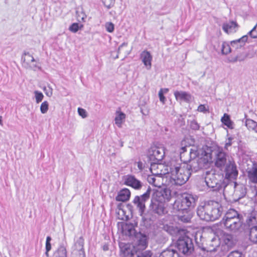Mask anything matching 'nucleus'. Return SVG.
I'll return each mask as SVG.
<instances>
[{
  "label": "nucleus",
  "instance_id": "6ab92c4d",
  "mask_svg": "<svg viewBox=\"0 0 257 257\" xmlns=\"http://www.w3.org/2000/svg\"><path fill=\"white\" fill-rule=\"evenodd\" d=\"M115 114L116 116L114 119L115 123L117 125V126L120 127L121 126L122 123L125 120L126 115L123 112L121 111V109L120 107H119L116 111Z\"/></svg>",
  "mask_w": 257,
  "mask_h": 257
},
{
  "label": "nucleus",
  "instance_id": "09e8293b",
  "mask_svg": "<svg viewBox=\"0 0 257 257\" xmlns=\"http://www.w3.org/2000/svg\"><path fill=\"white\" fill-rule=\"evenodd\" d=\"M168 91V88H162L159 92L158 96H164V95L167 94Z\"/></svg>",
  "mask_w": 257,
  "mask_h": 257
},
{
  "label": "nucleus",
  "instance_id": "473e14b6",
  "mask_svg": "<svg viewBox=\"0 0 257 257\" xmlns=\"http://www.w3.org/2000/svg\"><path fill=\"white\" fill-rule=\"evenodd\" d=\"M72 257H85V251L83 250H73Z\"/></svg>",
  "mask_w": 257,
  "mask_h": 257
},
{
  "label": "nucleus",
  "instance_id": "c9c22d12",
  "mask_svg": "<svg viewBox=\"0 0 257 257\" xmlns=\"http://www.w3.org/2000/svg\"><path fill=\"white\" fill-rule=\"evenodd\" d=\"M106 30L109 33H112L114 29V24L111 22H107L105 24Z\"/></svg>",
  "mask_w": 257,
  "mask_h": 257
},
{
  "label": "nucleus",
  "instance_id": "49530a36",
  "mask_svg": "<svg viewBox=\"0 0 257 257\" xmlns=\"http://www.w3.org/2000/svg\"><path fill=\"white\" fill-rule=\"evenodd\" d=\"M233 138L232 137H229L228 138V139L226 140V143H225V146H224V148L226 149H227V148L231 146L232 144V140H233Z\"/></svg>",
  "mask_w": 257,
  "mask_h": 257
},
{
  "label": "nucleus",
  "instance_id": "bf43d9fd",
  "mask_svg": "<svg viewBox=\"0 0 257 257\" xmlns=\"http://www.w3.org/2000/svg\"><path fill=\"white\" fill-rule=\"evenodd\" d=\"M2 117L0 116V124H2Z\"/></svg>",
  "mask_w": 257,
  "mask_h": 257
},
{
  "label": "nucleus",
  "instance_id": "a19ab883",
  "mask_svg": "<svg viewBox=\"0 0 257 257\" xmlns=\"http://www.w3.org/2000/svg\"><path fill=\"white\" fill-rule=\"evenodd\" d=\"M69 30L73 33H76L79 30V25L77 23L72 24L69 27Z\"/></svg>",
  "mask_w": 257,
  "mask_h": 257
},
{
  "label": "nucleus",
  "instance_id": "de8ad7c7",
  "mask_svg": "<svg viewBox=\"0 0 257 257\" xmlns=\"http://www.w3.org/2000/svg\"><path fill=\"white\" fill-rule=\"evenodd\" d=\"M174 95L175 97L177 96H188L187 93L184 91H176L174 92Z\"/></svg>",
  "mask_w": 257,
  "mask_h": 257
},
{
  "label": "nucleus",
  "instance_id": "f03ea898",
  "mask_svg": "<svg viewBox=\"0 0 257 257\" xmlns=\"http://www.w3.org/2000/svg\"><path fill=\"white\" fill-rule=\"evenodd\" d=\"M222 211L223 208L219 202L209 201L198 207L197 214L202 220L214 221L221 216Z\"/></svg>",
  "mask_w": 257,
  "mask_h": 257
},
{
  "label": "nucleus",
  "instance_id": "37998d69",
  "mask_svg": "<svg viewBox=\"0 0 257 257\" xmlns=\"http://www.w3.org/2000/svg\"><path fill=\"white\" fill-rule=\"evenodd\" d=\"M43 90L47 96H50L52 94V89L49 86H44Z\"/></svg>",
  "mask_w": 257,
  "mask_h": 257
},
{
  "label": "nucleus",
  "instance_id": "ea45409f",
  "mask_svg": "<svg viewBox=\"0 0 257 257\" xmlns=\"http://www.w3.org/2000/svg\"><path fill=\"white\" fill-rule=\"evenodd\" d=\"M156 211L159 215L163 214L165 212V208L162 205H159L156 209Z\"/></svg>",
  "mask_w": 257,
  "mask_h": 257
},
{
  "label": "nucleus",
  "instance_id": "a211bd4d",
  "mask_svg": "<svg viewBox=\"0 0 257 257\" xmlns=\"http://www.w3.org/2000/svg\"><path fill=\"white\" fill-rule=\"evenodd\" d=\"M238 171L234 163L230 164L226 168V177L227 179L236 178Z\"/></svg>",
  "mask_w": 257,
  "mask_h": 257
},
{
  "label": "nucleus",
  "instance_id": "423d86ee",
  "mask_svg": "<svg viewBox=\"0 0 257 257\" xmlns=\"http://www.w3.org/2000/svg\"><path fill=\"white\" fill-rule=\"evenodd\" d=\"M165 155L164 150L156 146L152 147L149 150L148 156L150 160L154 164L153 165L162 164L159 163Z\"/></svg>",
  "mask_w": 257,
  "mask_h": 257
},
{
  "label": "nucleus",
  "instance_id": "aec40b11",
  "mask_svg": "<svg viewBox=\"0 0 257 257\" xmlns=\"http://www.w3.org/2000/svg\"><path fill=\"white\" fill-rule=\"evenodd\" d=\"M247 36H243L241 38L231 42L232 49H238L243 47L247 40Z\"/></svg>",
  "mask_w": 257,
  "mask_h": 257
},
{
  "label": "nucleus",
  "instance_id": "7c9ffc66",
  "mask_svg": "<svg viewBox=\"0 0 257 257\" xmlns=\"http://www.w3.org/2000/svg\"><path fill=\"white\" fill-rule=\"evenodd\" d=\"M175 253H178L177 251L173 249L164 250L159 255V257H174Z\"/></svg>",
  "mask_w": 257,
  "mask_h": 257
},
{
  "label": "nucleus",
  "instance_id": "5fc2aeb1",
  "mask_svg": "<svg viewBox=\"0 0 257 257\" xmlns=\"http://www.w3.org/2000/svg\"><path fill=\"white\" fill-rule=\"evenodd\" d=\"M126 44L125 43H122L121 45H120L118 48V50H119L123 46H126Z\"/></svg>",
  "mask_w": 257,
  "mask_h": 257
},
{
  "label": "nucleus",
  "instance_id": "4be33fe9",
  "mask_svg": "<svg viewBox=\"0 0 257 257\" xmlns=\"http://www.w3.org/2000/svg\"><path fill=\"white\" fill-rule=\"evenodd\" d=\"M205 182L209 188H214L218 184V181L214 174H208L205 177Z\"/></svg>",
  "mask_w": 257,
  "mask_h": 257
},
{
  "label": "nucleus",
  "instance_id": "13d9d810",
  "mask_svg": "<svg viewBox=\"0 0 257 257\" xmlns=\"http://www.w3.org/2000/svg\"><path fill=\"white\" fill-rule=\"evenodd\" d=\"M174 257H179V255L178 253H175V256Z\"/></svg>",
  "mask_w": 257,
  "mask_h": 257
},
{
  "label": "nucleus",
  "instance_id": "0eeeda50",
  "mask_svg": "<svg viewBox=\"0 0 257 257\" xmlns=\"http://www.w3.org/2000/svg\"><path fill=\"white\" fill-rule=\"evenodd\" d=\"M177 247L183 254L191 253L193 250V244L189 237L180 238L177 241Z\"/></svg>",
  "mask_w": 257,
  "mask_h": 257
},
{
  "label": "nucleus",
  "instance_id": "39448f33",
  "mask_svg": "<svg viewBox=\"0 0 257 257\" xmlns=\"http://www.w3.org/2000/svg\"><path fill=\"white\" fill-rule=\"evenodd\" d=\"M121 254L123 257H151L152 253L150 250L143 252L141 255L137 254V251L133 246L131 248L130 244L121 243L120 245Z\"/></svg>",
  "mask_w": 257,
  "mask_h": 257
},
{
  "label": "nucleus",
  "instance_id": "412c9836",
  "mask_svg": "<svg viewBox=\"0 0 257 257\" xmlns=\"http://www.w3.org/2000/svg\"><path fill=\"white\" fill-rule=\"evenodd\" d=\"M237 24L233 21L224 23L222 26L223 31L227 34L234 33L236 31Z\"/></svg>",
  "mask_w": 257,
  "mask_h": 257
},
{
  "label": "nucleus",
  "instance_id": "dca6fc26",
  "mask_svg": "<svg viewBox=\"0 0 257 257\" xmlns=\"http://www.w3.org/2000/svg\"><path fill=\"white\" fill-rule=\"evenodd\" d=\"M131 194L129 189L123 188L119 191L115 199L117 201L125 202L130 199Z\"/></svg>",
  "mask_w": 257,
  "mask_h": 257
},
{
  "label": "nucleus",
  "instance_id": "7ed1b4c3",
  "mask_svg": "<svg viewBox=\"0 0 257 257\" xmlns=\"http://www.w3.org/2000/svg\"><path fill=\"white\" fill-rule=\"evenodd\" d=\"M221 223L229 230L235 231L241 226L242 221L240 215L234 209H229L221 221Z\"/></svg>",
  "mask_w": 257,
  "mask_h": 257
},
{
  "label": "nucleus",
  "instance_id": "0e129e2a",
  "mask_svg": "<svg viewBox=\"0 0 257 257\" xmlns=\"http://www.w3.org/2000/svg\"><path fill=\"white\" fill-rule=\"evenodd\" d=\"M104 250H107V248H106V247H104Z\"/></svg>",
  "mask_w": 257,
  "mask_h": 257
},
{
  "label": "nucleus",
  "instance_id": "3c124183",
  "mask_svg": "<svg viewBox=\"0 0 257 257\" xmlns=\"http://www.w3.org/2000/svg\"><path fill=\"white\" fill-rule=\"evenodd\" d=\"M197 110L200 112H204L207 111L205 105L203 104H200L198 107Z\"/></svg>",
  "mask_w": 257,
  "mask_h": 257
},
{
  "label": "nucleus",
  "instance_id": "72a5a7b5",
  "mask_svg": "<svg viewBox=\"0 0 257 257\" xmlns=\"http://www.w3.org/2000/svg\"><path fill=\"white\" fill-rule=\"evenodd\" d=\"M51 238L50 236H48L46 238V255L47 256H49L48 252L51 250Z\"/></svg>",
  "mask_w": 257,
  "mask_h": 257
},
{
  "label": "nucleus",
  "instance_id": "680f3d73",
  "mask_svg": "<svg viewBox=\"0 0 257 257\" xmlns=\"http://www.w3.org/2000/svg\"><path fill=\"white\" fill-rule=\"evenodd\" d=\"M104 250H107V248H106V247H104Z\"/></svg>",
  "mask_w": 257,
  "mask_h": 257
},
{
  "label": "nucleus",
  "instance_id": "e2e57ef3",
  "mask_svg": "<svg viewBox=\"0 0 257 257\" xmlns=\"http://www.w3.org/2000/svg\"><path fill=\"white\" fill-rule=\"evenodd\" d=\"M104 250H107V248H106V247H104Z\"/></svg>",
  "mask_w": 257,
  "mask_h": 257
},
{
  "label": "nucleus",
  "instance_id": "2eb2a0df",
  "mask_svg": "<svg viewBox=\"0 0 257 257\" xmlns=\"http://www.w3.org/2000/svg\"><path fill=\"white\" fill-rule=\"evenodd\" d=\"M247 176L249 182L257 184V164H253L247 171Z\"/></svg>",
  "mask_w": 257,
  "mask_h": 257
},
{
  "label": "nucleus",
  "instance_id": "8fccbe9b",
  "mask_svg": "<svg viewBox=\"0 0 257 257\" xmlns=\"http://www.w3.org/2000/svg\"><path fill=\"white\" fill-rule=\"evenodd\" d=\"M86 18V16L83 13H81L80 15H78L77 20L78 21H84V19Z\"/></svg>",
  "mask_w": 257,
  "mask_h": 257
},
{
  "label": "nucleus",
  "instance_id": "5701e85b",
  "mask_svg": "<svg viewBox=\"0 0 257 257\" xmlns=\"http://www.w3.org/2000/svg\"><path fill=\"white\" fill-rule=\"evenodd\" d=\"M147 237L146 235H142L138 240L137 249L138 250H144L147 247Z\"/></svg>",
  "mask_w": 257,
  "mask_h": 257
},
{
  "label": "nucleus",
  "instance_id": "9b49d317",
  "mask_svg": "<svg viewBox=\"0 0 257 257\" xmlns=\"http://www.w3.org/2000/svg\"><path fill=\"white\" fill-rule=\"evenodd\" d=\"M140 58L147 69L150 70L152 67L153 59V57L150 52L147 50L143 51L140 55Z\"/></svg>",
  "mask_w": 257,
  "mask_h": 257
},
{
  "label": "nucleus",
  "instance_id": "052dcab7",
  "mask_svg": "<svg viewBox=\"0 0 257 257\" xmlns=\"http://www.w3.org/2000/svg\"><path fill=\"white\" fill-rule=\"evenodd\" d=\"M255 197H257V190L256 191L255 194Z\"/></svg>",
  "mask_w": 257,
  "mask_h": 257
},
{
  "label": "nucleus",
  "instance_id": "f8f14e48",
  "mask_svg": "<svg viewBox=\"0 0 257 257\" xmlns=\"http://www.w3.org/2000/svg\"><path fill=\"white\" fill-rule=\"evenodd\" d=\"M124 184L136 189H140L142 187L141 182L132 175H127L124 177Z\"/></svg>",
  "mask_w": 257,
  "mask_h": 257
},
{
  "label": "nucleus",
  "instance_id": "603ef678",
  "mask_svg": "<svg viewBox=\"0 0 257 257\" xmlns=\"http://www.w3.org/2000/svg\"><path fill=\"white\" fill-rule=\"evenodd\" d=\"M35 96H44L43 93L41 92H39L38 91H35Z\"/></svg>",
  "mask_w": 257,
  "mask_h": 257
},
{
  "label": "nucleus",
  "instance_id": "f3484780",
  "mask_svg": "<svg viewBox=\"0 0 257 257\" xmlns=\"http://www.w3.org/2000/svg\"><path fill=\"white\" fill-rule=\"evenodd\" d=\"M145 201L146 200L144 196H142V197L136 196L133 200L134 203L136 204L137 208H139L141 215L144 213L146 208Z\"/></svg>",
  "mask_w": 257,
  "mask_h": 257
},
{
  "label": "nucleus",
  "instance_id": "4468645a",
  "mask_svg": "<svg viewBox=\"0 0 257 257\" xmlns=\"http://www.w3.org/2000/svg\"><path fill=\"white\" fill-rule=\"evenodd\" d=\"M158 194V201L160 203L168 202L171 198V191L168 188H164Z\"/></svg>",
  "mask_w": 257,
  "mask_h": 257
},
{
  "label": "nucleus",
  "instance_id": "cd10ccee",
  "mask_svg": "<svg viewBox=\"0 0 257 257\" xmlns=\"http://www.w3.org/2000/svg\"><path fill=\"white\" fill-rule=\"evenodd\" d=\"M218 245V241L215 238H213L208 241L207 248L210 251H214Z\"/></svg>",
  "mask_w": 257,
  "mask_h": 257
},
{
  "label": "nucleus",
  "instance_id": "2f4dec72",
  "mask_svg": "<svg viewBox=\"0 0 257 257\" xmlns=\"http://www.w3.org/2000/svg\"><path fill=\"white\" fill-rule=\"evenodd\" d=\"M246 126L249 130H253L257 127V123L250 119H247L246 120Z\"/></svg>",
  "mask_w": 257,
  "mask_h": 257
},
{
  "label": "nucleus",
  "instance_id": "6e6d98bb",
  "mask_svg": "<svg viewBox=\"0 0 257 257\" xmlns=\"http://www.w3.org/2000/svg\"><path fill=\"white\" fill-rule=\"evenodd\" d=\"M43 97H36L37 102L38 103L42 101Z\"/></svg>",
  "mask_w": 257,
  "mask_h": 257
},
{
  "label": "nucleus",
  "instance_id": "4d7b16f0",
  "mask_svg": "<svg viewBox=\"0 0 257 257\" xmlns=\"http://www.w3.org/2000/svg\"><path fill=\"white\" fill-rule=\"evenodd\" d=\"M165 99L166 97H160V100L163 103H164Z\"/></svg>",
  "mask_w": 257,
  "mask_h": 257
},
{
  "label": "nucleus",
  "instance_id": "c756f323",
  "mask_svg": "<svg viewBox=\"0 0 257 257\" xmlns=\"http://www.w3.org/2000/svg\"><path fill=\"white\" fill-rule=\"evenodd\" d=\"M232 48L231 46V43L229 44L227 42H223L221 46V51L223 54L227 55L231 52Z\"/></svg>",
  "mask_w": 257,
  "mask_h": 257
},
{
  "label": "nucleus",
  "instance_id": "393cba45",
  "mask_svg": "<svg viewBox=\"0 0 257 257\" xmlns=\"http://www.w3.org/2000/svg\"><path fill=\"white\" fill-rule=\"evenodd\" d=\"M248 237L251 242L257 243V226H252L250 228Z\"/></svg>",
  "mask_w": 257,
  "mask_h": 257
},
{
  "label": "nucleus",
  "instance_id": "c03bdc74",
  "mask_svg": "<svg viewBox=\"0 0 257 257\" xmlns=\"http://www.w3.org/2000/svg\"><path fill=\"white\" fill-rule=\"evenodd\" d=\"M78 112L82 118H85L87 116V113L85 109L79 107L78 108Z\"/></svg>",
  "mask_w": 257,
  "mask_h": 257
},
{
  "label": "nucleus",
  "instance_id": "20e7f679",
  "mask_svg": "<svg viewBox=\"0 0 257 257\" xmlns=\"http://www.w3.org/2000/svg\"><path fill=\"white\" fill-rule=\"evenodd\" d=\"M196 199L190 194L183 193L174 203L175 207L178 210H185L191 207H194Z\"/></svg>",
  "mask_w": 257,
  "mask_h": 257
},
{
  "label": "nucleus",
  "instance_id": "4c0bfd02",
  "mask_svg": "<svg viewBox=\"0 0 257 257\" xmlns=\"http://www.w3.org/2000/svg\"><path fill=\"white\" fill-rule=\"evenodd\" d=\"M102 2L104 5L109 9L114 5L115 0H102Z\"/></svg>",
  "mask_w": 257,
  "mask_h": 257
},
{
  "label": "nucleus",
  "instance_id": "1a4fd4ad",
  "mask_svg": "<svg viewBox=\"0 0 257 257\" xmlns=\"http://www.w3.org/2000/svg\"><path fill=\"white\" fill-rule=\"evenodd\" d=\"M155 165H152L151 167V172L153 173V175H149L147 177V180L148 182L157 187H161V185L162 184V182H161L160 180L161 179H165V175H160V174H156L155 173L156 171H159V169H157L156 168L154 169L153 168V166Z\"/></svg>",
  "mask_w": 257,
  "mask_h": 257
},
{
  "label": "nucleus",
  "instance_id": "b1692460",
  "mask_svg": "<svg viewBox=\"0 0 257 257\" xmlns=\"http://www.w3.org/2000/svg\"><path fill=\"white\" fill-rule=\"evenodd\" d=\"M221 122L230 129L233 128V123L230 119V116L227 113H224L221 118Z\"/></svg>",
  "mask_w": 257,
  "mask_h": 257
},
{
  "label": "nucleus",
  "instance_id": "58836bf2",
  "mask_svg": "<svg viewBox=\"0 0 257 257\" xmlns=\"http://www.w3.org/2000/svg\"><path fill=\"white\" fill-rule=\"evenodd\" d=\"M40 109L42 113H46L48 109V103L47 101L43 102L41 105Z\"/></svg>",
  "mask_w": 257,
  "mask_h": 257
},
{
  "label": "nucleus",
  "instance_id": "e433bc0d",
  "mask_svg": "<svg viewBox=\"0 0 257 257\" xmlns=\"http://www.w3.org/2000/svg\"><path fill=\"white\" fill-rule=\"evenodd\" d=\"M248 35L252 38H257V24L248 33Z\"/></svg>",
  "mask_w": 257,
  "mask_h": 257
},
{
  "label": "nucleus",
  "instance_id": "6e6552de",
  "mask_svg": "<svg viewBox=\"0 0 257 257\" xmlns=\"http://www.w3.org/2000/svg\"><path fill=\"white\" fill-rule=\"evenodd\" d=\"M22 59L23 65L25 68L34 71L41 70V67L38 64L37 61L29 52L24 53Z\"/></svg>",
  "mask_w": 257,
  "mask_h": 257
},
{
  "label": "nucleus",
  "instance_id": "ddd939ff",
  "mask_svg": "<svg viewBox=\"0 0 257 257\" xmlns=\"http://www.w3.org/2000/svg\"><path fill=\"white\" fill-rule=\"evenodd\" d=\"M226 163V155L224 152H219L216 155L215 165L218 168L224 167Z\"/></svg>",
  "mask_w": 257,
  "mask_h": 257
},
{
  "label": "nucleus",
  "instance_id": "864d4df0",
  "mask_svg": "<svg viewBox=\"0 0 257 257\" xmlns=\"http://www.w3.org/2000/svg\"><path fill=\"white\" fill-rule=\"evenodd\" d=\"M181 153H183L187 151V149H186V147H183L181 148Z\"/></svg>",
  "mask_w": 257,
  "mask_h": 257
},
{
  "label": "nucleus",
  "instance_id": "79ce46f5",
  "mask_svg": "<svg viewBox=\"0 0 257 257\" xmlns=\"http://www.w3.org/2000/svg\"><path fill=\"white\" fill-rule=\"evenodd\" d=\"M190 127L193 130H198L200 128L199 124L195 120H193L190 123Z\"/></svg>",
  "mask_w": 257,
  "mask_h": 257
},
{
  "label": "nucleus",
  "instance_id": "f704fd0d",
  "mask_svg": "<svg viewBox=\"0 0 257 257\" xmlns=\"http://www.w3.org/2000/svg\"><path fill=\"white\" fill-rule=\"evenodd\" d=\"M56 257H67V252L65 248H60L56 252Z\"/></svg>",
  "mask_w": 257,
  "mask_h": 257
},
{
  "label": "nucleus",
  "instance_id": "c85d7f7f",
  "mask_svg": "<svg viewBox=\"0 0 257 257\" xmlns=\"http://www.w3.org/2000/svg\"><path fill=\"white\" fill-rule=\"evenodd\" d=\"M84 240L83 237H80L76 241L74 244V249L73 250H83L84 249Z\"/></svg>",
  "mask_w": 257,
  "mask_h": 257
},
{
  "label": "nucleus",
  "instance_id": "9d476101",
  "mask_svg": "<svg viewBox=\"0 0 257 257\" xmlns=\"http://www.w3.org/2000/svg\"><path fill=\"white\" fill-rule=\"evenodd\" d=\"M117 225L122 233L125 235H131L134 230V227L132 223L122 221L118 222Z\"/></svg>",
  "mask_w": 257,
  "mask_h": 257
},
{
  "label": "nucleus",
  "instance_id": "a18cd8bd",
  "mask_svg": "<svg viewBox=\"0 0 257 257\" xmlns=\"http://www.w3.org/2000/svg\"><path fill=\"white\" fill-rule=\"evenodd\" d=\"M227 257H242V253L238 251H232Z\"/></svg>",
  "mask_w": 257,
  "mask_h": 257
},
{
  "label": "nucleus",
  "instance_id": "bb28decb",
  "mask_svg": "<svg viewBox=\"0 0 257 257\" xmlns=\"http://www.w3.org/2000/svg\"><path fill=\"white\" fill-rule=\"evenodd\" d=\"M219 239L224 244L230 245L232 243L233 237L230 234L223 233L221 235Z\"/></svg>",
  "mask_w": 257,
  "mask_h": 257
},
{
  "label": "nucleus",
  "instance_id": "a878e982",
  "mask_svg": "<svg viewBox=\"0 0 257 257\" xmlns=\"http://www.w3.org/2000/svg\"><path fill=\"white\" fill-rule=\"evenodd\" d=\"M121 204H120L118 206L116 212L117 217L119 219L126 220L128 219V215L126 214L124 209L123 208V207H121Z\"/></svg>",
  "mask_w": 257,
  "mask_h": 257
},
{
  "label": "nucleus",
  "instance_id": "f257e3e1",
  "mask_svg": "<svg viewBox=\"0 0 257 257\" xmlns=\"http://www.w3.org/2000/svg\"><path fill=\"white\" fill-rule=\"evenodd\" d=\"M159 170L155 172L156 174L165 175V185L170 187L174 185H182L189 179L192 172V167L185 162L177 163L172 162L170 166L159 164L153 168Z\"/></svg>",
  "mask_w": 257,
  "mask_h": 257
}]
</instances>
